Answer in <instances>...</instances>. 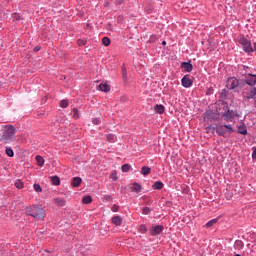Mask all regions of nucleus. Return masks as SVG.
Instances as JSON below:
<instances>
[{
    "label": "nucleus",
    "instance_id": "39",
    "mask_svg": "<svg viewBox=\"0 0 256 256\" xmlns=\"http://www.w3.org/2000/svg\"><path fill=\"white\" fill-rule=\"evenodd\" d=\"M93 125H101V118H94L92 120Z\"/></svg>",
    "mask_w": 256,
    "mask_h": 256
},
{
    "label": "nucleus",
    "instance_id": "7",
    "mask_svg": "<svg viewBox=\"0 0 256 256\" xmlns=\"http://www.w3.org/2000/svg\"><path fill=\"white\" fill-rule=\"evenodd\" d=\"M222 117L224 118V121H233V119H235V117H237V112L233 111V110H228L226 112L222 113Z\"/></svg>",
    "mask_w": 256,
    "mask_h": 256
},
{
    "label": "nucleus",
    "instance_id": "38",
    "mask_svg": "<svg viewBox=\"0 0 256 256\" xmlns=\"http://www.w3.org/2000/svg\"><path fill=\"white\" fill-rule=\"evenodd\" d=\"M142 213L143 215H149L151 213V209L149 207H144Z\"/></svg>",
    "mask_w": 256,
    "mask_h": 256
},
{
    "label": "nucleus",
    "instance_id": "43",
    "mask_svg": "<svg viewBox=\"0 0 256 256\" xmlns=\"http://www.w3.org/2000/svg\"><path fill=\"white\" fill-rule=\"evenodd\" d=\"M252 158L256 159V148L254 149L253 153H252Z\"/></svg>",
    "mask_w": 256,
    "mask_h": 256
},
{
    "label": "nucleus",
    "instance_id": "22",
    "mask_svg": "<svg viewBox=\"0 0 256 256\" xmlns=\"http://www.w3.org/2000/svg\"><path fill=\"white\" fill-rule=\"evenodd\" d=\"M132 191L134 193H141V186L138 183H134L132 186Z\"/></svg>",
    "mask_w": 256,
    "mask_h": 256
},
{
    "label": "nucleus",
    "instance_id": "45",
    "mask_svg": "<svg viewBox=\"0 0 256 256\" xmlns=\"http://www.w3.org/2000/svg\"><path fill=\"white\" fill-rule=\"evenodd\" d=\"M162 45H164V46L167 45V42L163 41V42H162Z\"/></svg>",
    "mask_w": 256,
    "mask_h": 256
},
{
    "label": "nucleus",
    "instance_id": "17",
    "mask_svg": "<svg viewBox=\"0 0 256 256\" xmlns=\"http://www.w3.org/2000/svg\"><path fill=\"white\" fill-rule=\"evenodd\" d=\"M163 187H165V184L161 181H156L153 185L152 188L155 190H161Z\"/></svg>",
    "mask_w": 256,
    "mask_h": 256
},
{
    "label": "nucleus",
    "instance_id": "46",
    "mask_svg": "<svg viewBox=\"0 0 256 256\" xmlns=\"http://www.w3.org/2000/svg\"><path fill=\"white\" fill-rule=\"evenodd\" d=\"M36 49V51H39V49L38 48H35Z\"/></svg>",
    "mask_w": 256,
    "mask_h": 256
},
{
    "label": "nucleus",
    "instance_id": "40",
    "mask_svg": "<svg viewBox=\"0 0 256 256\" xmlns=\"http://www.w3.org/2000/svg\"><path fill=\"white\" fill-rule=\"evenodd\" d=\"M110 179H112L113 181H117V172H112L111 174H110Z\"/></svg>",
    "mask_w": 256,
    "mask_h": 256
},
{
    "label": "nucleus",
    "instance_id": "41",
    "mask_svg": "<svg viewBox=\"0 0 256 256\" xmlns=\"http://www.w3.org/2000/svg\"><path fill=\"white\" fill-rule=\"evenodd\" d=\"M78 45L80 46V47H83L84 45H87V41L86 40H78Z\"/></svg>",
    "mask_w": 256,
    "mask_h": 256
},
{
    "label": "nucleus",
    "instance_id": "18",
    "mask_svg": "<svg viewBox=\"0 0 256 256\" xmlns=\"http://www.w3.org/2000/svg\"><path fill=\"white\" fill-rule=\"evenodd\" d=\"M149 173H151V168L150 167L143 166L141 168V175H144V177H147V175H149Z\"/></svg>",
    "mask_w": 256,
    "mask_h": 256
},
{
    "label": "nucleus",
    "instance_id": "13",
    "mask_svg": "<svg viewBox=\"0 0 256 256\" xmlns=\"http://www.w3.org/2000/svg\"><path fill=\"white\" fill-rule=\"evenodd\" d=\"M81 183H83V179H81V177H74L71 181L72 187H79Z\"/></svg>",
    "mask_w": 256,
    "mask_h": 256
},
{
    "label": "nucleus",
    "instance_id": "36",
    "mask_svg": "<svg viewBox=\"0 0 256 256\" xmlns=\"http://www.w3.org/2000/svg\"><path fill=\"white\" fill-rule=\"evenodd\" d=\"M12 19H13V21H21V14H19V13H14V14L12 15Z\"/></svg>",
    "mask_w": 256,
    "mask_h": 256
},
{
    "label": "nucleus",
    "instance_id": "16",
    "mask_svg": "<svg viewBox=\"0 0 256 256\" xmlns=\"http://www.w3.org/2000/svg\"><path fill=\"white\" fill-rule=\"evenodd\" d=\"M216 133H218V135L223 137V135H225V133H227V130H225L223 125H218L216 127Z\"/></svg>",
    "mask_w": 256,
    "mask_h": 256
},
{
    "label": "nucleus",
    "instance_id": "11",
    "mask_svg": "<svg viewBox=\"0 0 256 256\" xmlns=\"http://www.w3.org/2000/svg\"><path fill=\"white\" fill-rule=\"evenodd\" d=\"M98 89L104 93H109V91H111V86L107 83H101L99 84Z\"/></svg>",
    "mask_w": 256,
    "mask_h": 256
},
{
    "label": "nucleus",
    "instance_id": "34",
    "mask_svg": "<svg viewBox=\"0 0 256 256\" xmlns=\"http://www.w3.org/2000/svg\"><path fill=\"white\" fill-rule=\"evenodd\" d=\"M6 155H8V157H13L15 153L13 152V149L6 147Z\"/></svg>",
    "mask_w": 256,
    "mask_h": 256
},
{
    "label": "nucleus",
    "instance_id": "25",
    "mask_svg": "<svg viewBox=\"0 0 256 256\" xmlns=\"http://www.w3.org/2000/svg\"><path fill=\"white\" fill-rule=\"evenodd\" d=\"M51 183L52 185H59V183H61V180L59 179L58 176H54V177H51Z\"/></svg>",
    "mask_w": 256,
    "mask_h": 256
},
{
    "label": "nucleus",
    "instance_id": "28",
    "mask_svg": "<svg viewBox=\"0 0 256 256\" xmlns=\"http://www.w3.org/2000/svg\"><path fill=\"white\" fill-rule=\"evenodd\" d=\"M129 171H131V165H129V164L122 165V172L123 173H129Z\"/></svg>",
    "mask_w": 256,
    "mask_h": 256
},
{
    "label": "nucleus",
    "instance_id": "1",
    "mask_svg": "<svg viewBox=\"0 0 256 256\" xmlns=\"http://www.w3.org/2000/svg\"><path fill=\"white\" fill-rule=\"evenodd\" d=\"M26 213L31 217H34V219H38L39 221H43V219L46 217L45 210L39 206L27 207Z\"/></svg>",
    "mask_w": 256,
    "mask_h": 256
},
{
    "label": "nucleus",
    "instance_id": "24",
    "mask_svg": "<svg viewBox=\"0 0 256 256\" xmlns=\"http://www.w3.org/2000/svg\"><path fill=\"white\" fill-rule=\"evenodd\" d=\"M107 141H110V143H115V141H117V136H115V134H108Z\"/></svg>",
    "mask_w": 256,
    "mask_h": 256
},
{
    "label": "nucleus",
    "instance_id": "44",
    "mask_svg": "<svg viewBox=\"0 0 256 256\" xmlns=\"http://www.w3.org/2000/svg\"><path fill=\"white\" fill-rule=\"evenodd\" d=\"M127 70H125V68H123V75H126Z\"/></svg>",
    "mask_w": 256,
    "mask_h": 256
},
{
    "label": "nucleus",
    "instance_id": "8",
    "mask_svg": "<svg viewBox=\"0 0 256 256\" xmlns=\"http://www.w3.org/2000/svg\"><path fill=\"white\" fill-rule=\"evenodd\" d=\"M163 229V225H155L151 227L150 233L153 235V237H155L157 235H161V233H163Z\"/></svg>",
    "mask_w": 256,
    "mask_h": 256
},
{
    "label": "nucleus",
    "instance_id": "19",
    "mask_svg": "<svg viewBox=\"0 0 256 256\" xmlns=\"http://www.w3.org/2000/svg\"><path fill=\"white\" fill-rule=\"evenodd\" d=\"M71 115H72L73 119H79V117H80L79 110L77 108H73L71 110Z\"/></svg>",
    "mask_w": 256,
    "mask_h": 256
},
{
    "label": "nucleus",
    "instance_id": "33",
    "mask_svg": "<svg viewBox=\"0 0 256 256\" xmlns=\"http://www.w3.org/2000/svg\"><path fill=\"white\" fill-rule=\"evenodd\" d=\"M138 231L139 233H147V226L145 224L140 225Z\"/></svg>",
    "mask_w": 256,
    "mask_h": 256
},
{
    "label": "nucleus",
    "instance_id": "30",
    "mask_svg": "<svg viewBox=\"0 0 256 256\" xmlns=\"http://www.w3.org/2000/svg\"><path fill=\"white\" fill-rule=\"evenodd\" d=\"M218 221H219V219H217V218L212 219L206 223V227H213V225L217 224Z\"/></svg>",
    "mask_w": 256,
    "mask_h": 256
},
{
    "label": "nucleus",
    "instance_id": "31",
    "mask_svg": "<svg viewBox=\"0 0 256 256\" xmlns=\"http://www.w3.org/2000/svg\"><path fill=\"white\" fill-rule=\"evenodd\" d=\"M223 126H224V130L226 131V133H233V131H235V130L233 129V126H231V125L225 124V125H223Z\"/></svg>",
    "mask_w": 256,
    "mask_h": 256
},
{
    "label": "nucleus",
    "instance_id": "29",
    "mask_svg": "<svg viewBox=\"0 0 256 256\" xmlns=\"http://www.w3.org/2000/svg\"><path fill=\"white\" fill-rule=\"evenodd\" d=\"M249 69V66L242 65L240 66V74L241 75H247V70Z\"/></svg>",
    "mask_w": 256,
    "mask_h": 256
},
{
    "label": "nucleus",
    "instance_id": "27",
    "mask_svg": "<svg viewBox=\"0 0 256 256\" xmlns=\"http://www.w3.org/2000/svg\"><path fill=\"white\" fill-rule=\"evenodd\" d=\"M238 133H240V135H247V128L245 126H239Z\"/></svg>",
    "mask_w": 256,
    "mask_h": 256
},
{
    "label": "nucleus",
    "instance_id": "6",
    "mask_svg": "<svg viewBox=\"0 0 256 256\" xmlns=\"http://www.w3.org/2000/svg\"><path fill=\"white\" fill-rule=\"evenodd\" d=\"M244 83L246 85H249V87H251V89H253V87L256 86V75L255 74H248L246 76V79H245Z\"/></svg>",
    "mask_w": 256,
    "mask_h": 256
},
{
    "label": "nucleus",
    "instance_id": "20",
    "mask_svg": "<svg viewBox=\"0 0 256 256\" xmlns=\"http://www.w3.org/2000/svg\"><path fill=\"white\" fill-rule=\"evenodd\" d=\"M102 45H104V47H109L111 45V39H109V37H103Z\"/></svg>",
    "mask_w": 256,
    "mask_h": 256
},
{
    "label": "nucleus",
    "instance_id": "12",
    "mask_svg": "<svg viewBox=\"0 0 256 256\" xmlns=\"http://www.w3.org/2000/svg\"><path fill=\"white\" fill-rule=\"evenodd\" d=\"M154 111L159 115H163L165 113V106H163L162 104H156L154 106Z\"/></svg>",
    "mask_w": 256,
    "mask_h": 256
},
{
    "label": "nucleus",
    "instance_id": "32",
    "mask_svg": "<svg viewBox=\"0 0 256 256\" xmlns=\"http://www.w3.org/2000/svg\"><path fill=\"white\" fill-rule=\"evenodd\" d=\"M15 187L17 188V189H23V187H24V184H23V181H21V180H16V182H15Z\"/></svg>",
    "mask_w": 256,
    "mask_h": 256
},
{
    "label": "nucleus",
    "instance_id": "3",
    "mask_svg": "<svg viewBox=\"0 0 256 256\" xmlns=\"http://www.w3.org/2000/svg\"><path fill=\"white\" fill-rule=\"evenodd\" d=\"M13 135H15V127L7 125L4 127V132L0 141H3V143H9V141L13 139Z\"/></svg>",
    "mask_w": 256,
    "mask_h": 256
},
{
    "label": "nucleus",
    "instance_id": "42",
    "mask_svg": "<svg viewBox=\"0 0 256 256\" xmlns=\"http://www.w3.org/2000/svg\"><path fill=\"white\" fill-rule=\"evenodd\" d=\"M111 211H113V213H117V211H119V206L113 205Z\"/></svg>",
    "mask_w": 256,
    "mask_h": 256
},
{
    "label": "nucleus",
    "instance_id": "9",
    "mask_svg": "<svg viewBox=\"0 0 256 256\" xmlns=\"http://www.w3.org/2000/svg\"><path fill=\"white\" fill-rule=\"evenodd\" d=\"M181 69H184V71H186V73H191V71H193V65L191 64V61L183 62L181 64Z\"/></svg>",
    "mask_w": 256,
    "mask_h": 256
},
{
    "label": "nucleus",
    "instance_id": "23",
    "mask_svg": "<svg viewBox=\"0 0 256 256\" xmlns=\"http://www.w3.org/2000/svg\"><path fill=\"white\" fill-rule=\"evenodd\" d=\"M54 201H55L56 205H58L59 207H64V205H65V200L62 198H55Z\"/></svg>",
    "mask_w": 256,
    "mask_h": 256
},
{
    "label": "nucleus",
    "instance_id": "15",
    "mask_svg": "<svg viewBox=\"0 0 256 256\" xmlns=\"http://www.w3.org/2000/svg\"><path fill=\"white\" fill-rule=\"evenodd\" d=\"M243 247H245V244L243 243V241L241 240H236L234 243V249L236 251H241V249H243Z\"/></svg>",
    "mask_w": 256,
    "mask_h": 256
},
{
    "label": "nucleus",
    "instance_id": "21",
    "mask_svg": "<svg viewBox=\"0 0 256 256\" xmlns=\"http://www.w3.org/2000/svg\"><path fill=\"white\" fill-rule=\"evenodd\" d=\"M36 162L39 167H43V165H45V159L41 156H36Z\"/></svg>",
    "mask_w": 256,
    "mask_h": 256
},
{
    "label": "nucleus",
    "instance_id": "37",
    "mask_svg": "<svg viewBox=\"0 0 256 256\" xmlns=\"http://www.w3.org/2000/svg\"><path fill=\"white\" fill-rule=\"evenodd\" d=\"M60 107H62L63 109L69 107V102L67 100H62L60 102Z\"/></svg>",
    "mask_w": 256,
    "mask_h": 256
},
{
    "label": "nucleus",
    "instance_id": "5",
    "mask_svg": "<svg viewBox=\"0 0 256 256\" xmlns=\"http://www.w3.org/2000/svg\"><path fill=\"white\" fill-rule=\"evenodd\" d=\"M226 87L229 90H233L236 87H239V80L235 77H230L228 78L227 82H226Z\"/></svg>",
    "mask_w": 256,
    "mask_h": 256
},
{
    "label": "nucleus",
    "instance_id": "14",
    "mask_svg": "<svg viewBox=\"0 0 256 256\" xmlns=\"http://www.w3.org/2000/svg\"><path fill=\"white\" fill-rule=\"evenodd\" d=\"M112 223L113 225H116V227H121V223H123V220L121 219V216H114L112 217Z\"/></svg>",
    "mask_w": 256,
    "mask_h": 256
},
{
    "label": "nucleus",
    "instance_id": "35",
    "mask_svg": "<svg viewBox=\"0 0 256 256\" xmlns=\"http://www.w3.org/2000/svg\"><path fill=\"white\" fill-rule=\"evenodd\" d=\"M34 191H36V193H41V191H43V188H41V185L35 183L34 184Z\"/></svg>",
    "mask_w": 256,
    "mask_h": 256
},
{
    "label": "nucleus",
    "instance_id": "10",
    "mask_svg": "<svg viewBox=\"0 0 256 256\" xmlns=\"http://www.w3.org/2000/svg\"><path fill=\"white\" fill-rule=\"evenodd\" d=\"M193 85V81L189 79L188 75H185L182 78V86H184L186 89H188V87H191Z\"/></svg>",
    "mask_w": 256,
    "mask_h": 256
},
{
    "label": "nucleus",
    "instance_id": "4",
    "mask_svg": "<svg viewBox=\"0 0 256 256\" xmlns=\"http://www.w3.org/2000/svg\"><path fill=\"white\" fill-rule=\"evenodd\" d=\"M242 95L245 99H254L256 104V88H244L242 91Z\"/></svg>",
    "mask_w": 256,
    "mask_h": 256
},
{
    "label": "nucleus",
    "instance_id": "2",
    "mask_svg": "<svg viewBox=\"0 0 256 256\" xmlns=\"http://www.w3.org/2000/svg\"><path fill=\"white\" fill-rule=\"evenodd\" d=\"M237 43L241 45L244 53H253V51L256 52V42H254L252 46L251 40L245 38L244 36H239L237 38Z\"/></svg>",
    "mask_w": 256,
    "mask_h": 256
},
{
    "label": "nucleus",
    "instance_id": "26",
    "mask_svg": "<svg viewBox=\"0 0 256 256\" xmlns=\"http://www.w3.org/2000/svg\"><path fill=\"white\" fill-rule=\"evenodd\" d=\"M82 201H83V203H84L85 205H89V203H91V202L93 201V198H91V196L88 195V196H85V197L82 199Z\"/></svg>",
    "mask_w": 256,
    "mask_h": 256
}]
</instances>
